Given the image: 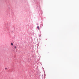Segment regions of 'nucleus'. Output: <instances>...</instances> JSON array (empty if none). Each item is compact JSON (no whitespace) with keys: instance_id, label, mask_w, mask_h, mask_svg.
<instances>
[{"instance_id":"3","label":"nucleus","mask_w":79,"mask_h":79,"mask_svg":"<svg viewBox=\"0 0 79 79\" xmlns=\"http://www.w3.org/2000/svg\"><path fill=\"white\" fill-rule=\"evenodd\" d=\"M15 48H16V47L15 46Z\"/></svg>"},{"instance_id":"2","label":"nucleus","mask_w":79,"mask_h":79,"mask_svg":"<svg viewBox=\"0 0 79 79\" xmlns=\"http://www.w3.org/2000/svg\"><path fill=\"white\" fill-rule=\"evenodd\" d=\"M37 27V28L38 29H39V26H38Z\"/></svg>"},{"instance_id":"4","label":"nucleus","mask_w":79,"mask_h":79,"mask_svg":"<svg viewBox=\"0 0 79 79\" xmlns=\"http://www.w3.org/2000/svg\"><path fill=\"white\" fill-rule=\"evenodd\" d=\"M5 69H7V68H6Z\"/></svg>"},{"instance_id":"1","label":"nucleus","mask_w":79,"mask_h":79,"mask_svg":"<svg viewBox=\"0 0 79 79\" xmlns=\"http://www.w3.org/2000/svg\"><path fill=\"white\" fill-rule=\"evenodd\" d=\"M11 45H12V46H13V43H11Z\"/></svg>"}]
</instances>
